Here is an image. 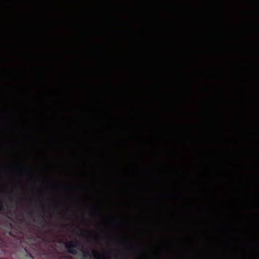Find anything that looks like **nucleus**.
Returning a JSON list of instances; mask_svg holds the SVG:
<instances>
[{
  "instance_id": "1",
  "label": "nucleus",
  "mask_w": 259,
  "mask_h": 259,
  "mask_svg": "<svg viewBox=\"0 0 259 259\" xmlns=\"http://www.w3.org/2000/svg\"><path fill=\"white\" fill-rule=\"evenodd\" d=\"M65 247L69 253L73 255L78 254L77 251L75 248L80 249L82 252L81 256L84 259H104L100 257L97 251L95 249H93L91 251L83 249L82 242L78 240L71 241L65 243ZM108 259H110V258Z\"/></svg>"
},
{
  "instance_id": "2",
  "label": "nucleus",
  "mask_w": 259,
  "mask_h": 259,
  "mask_svg": "<svg viewBox=\"0 0 259 259\" xmlns=\"http://www.w3.org/2000/svg\"><path fill=\"white\" fill-rule=\"evenodd\" d=\"M45 213V209L44 207H42L41 212L38 214V219H37V221H36L35 220L34 221L38 223V224H40L41 223L44 222Z\"/></svg>"
},
{
  "instance_id": "3",
  "label": "nucleus",
  "mask_w": 259,
  "mask_h": 259,
  "mask_svg": "<svg viewBox=\"0 0 259 259\" xmlns=\"http://www.w3.org/2000/svg\"><path fill=\"white\" fill-rule=\"evenodd\" d=\"M6 210V209L4 204L1 201H0V213L4 212Z\"/></svg>"
},
{
  "instance_id": "4",
  "label": "nucleus",
  "mask_w": 259,
  "mask_h": 259,
  "mask_svg": "<svg viewBox=\"0 0 259 259\" xmlns=\"http://www.w3.org/2000/svg\"><path fill=\"white\" fill-rule=\"evenodd\" d=\"M6 223L9 226L10 228L12 227V224L10 222H9V221H7Z\"/></svg>"
},
{
  "instance_id": "5",
  "label": "nucleus",
  "mask_w": 259,
  "mask_h": 259,
  "mask_svg": "<svg viewBox=\"0 0 259 259\" xmlns=\"http://www.w3.org/2000/svg\"><path fill=\"white\" fill-rule=\"evenodd\" d=\"M63 218L64 220H68L69 219V218L67 217L66 215H63Z\"/></svg>"
},
{
  "instance_id": "6",
  "label": "nucleus",
  "mask_w": 259,
  "mask_h": 259,
  "mask_svg": "<svg viewBox=\"0 0 259 259\" xmlns=\"http://www.w3.org/2000/svg\"><path fill=\"white\" fill-rule=\"evenodd\" d=\"M131 247L133 248H138V247L136 246H134L133 245H131Z\"/></svg>"
},
{
  "instance_id": "7",
  "label": "nucleus",
  "mask_w": 259,
  "mask_h": 259,
  "mask_svg": "<svg viewBox=\"0 0 259 259\" xmlns=\"http://www.w3.org/2000/svg\"><path fill=\"white\" fill-rule=\"evenodd\" d=\"M28 217H31V213L30 212H29V213H28Z\"/></svg>"
},
{
  "instance_id": "8",
  "label": "nucleus",
  "mask_w": 259,
  "mask_h": 259,
  "mask_svg": "<svg viewBox=\"0 0 259 259\" xmlns=\"http://www.w3.org/2000/svg\"><path fill=\"white\" fill-rule=\"evenodd\" d=\"M14 213V212H13L12 213L10 212V214L11 215H12Z\"/></svg>"
},
{
  "instance_id": "9",
  "label": "nucleus",
  "mask_w": 259,
  "mask_h": 259,
  "mask_svg": "<svg viewBox=\"0 0 259 259\" xmlns=\"http://www.w3.org/2000/svg\"><path fill=\"white\" fill-rule=\"evenodd\" d=\"M25 171L27 172L28 170L27 169H25Z\"/></svg>"
},
{
  "instance_id": "10",
  "label": "nucleus",
  "mask_w": 259,
  "mask_h": 259,
  "mask_svg": "<svg viewBox=\"0 0 259 259\" xmlns=\"http://www.w3.org/2000/svg\"><path fill=\"white\" fill-rule=\"evenodd\" d=\"M124 242L126 243H128V244L129 243V242H128V241H126V242Z\"/></svg>"
}]
</instances>
